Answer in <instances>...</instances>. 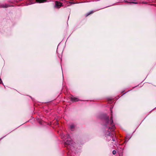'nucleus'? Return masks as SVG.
Listing matches in <instances>:
<instances>
[{"label": "nucleus", "instance_id": "nucleus-1", "mask_svg": "<svg viewBox=\"0 0 156 156\" xmlns=\"http://www.w3.org/2000/svg\"><path fill=\"white\" fill-rule=\"evenodd\" d=\"M110 111L111 112V116L110 119H109L108 116H107L105 115L104 117V120L105 122V126L108 128V130L106 134L107 137H110L109 139H108L109 141L111 140V137L112 138V140L113 141H115V138H113L114 136V130H115V125L113 123L112 110L111 108H110Z\"/></svg>", "mask_w": 156, "mask_h": 156}, {"label": "nucleus", "instance_id": "nucleus-2", "mask_svg": "<svg viewBox=\"0 0 156 156\" xmlns=\"http://www.w3.org/2000/svg\"><path fill=\"white\" fill-rule=\"evenodd\" d=\"M60 136L64 141V145L65 147H67L68 149L69 150V153L71 154L73 152V150L74 148L72 145V140L69 136L68 134L65 135L63 133H61Z\"/></svg>", "mask_w": 156, "mask_h": 156}, {"label": "nucleus", "instance_id": "nucleus-3", "mask_svg": "<svg viewBox=\"0 0 156 156\" xmlns=\"http://www.w3.org/2000/svg\"><path fill=\"white\" fill-rule=\"evenodd\" d=\"M62 5V4L60 2L56 1L55 2V7L57 8H60Z\"/></svg>", "mask_w": 156, "mask_h": 156}, {"label": "nucleus", "instance_id": "nucleus-4", "mask_svg": "<svg viewBox=\"0 0 156 156\" xmlns=\"http://www.w3.org/2000/svg\"><path fill=\"white\" fill-rule=\"evenodd\" d=\"M71 100L72 101L76 102L79 101L80 100L77 98L72 97L71 98Z\"/></svg>", "mask_w": 156, "mask_h": 156}, {"label": "nucleus", "instance_id": "nucleus-5", "mask_svg": "<svg viewBox=\"0 0 156 156\" xmlns=\"http://www.w3.org/2000/svg\"><path fill=\"white\" fill-rule=\"evenodd\" d=\"M9 6L7 4H2L0 5V7L1 8H7Z\"/></svg>", "mask_w": 156, "mask_h": 156}, {"label": "nucleus", "instance_id": "nucleus-6", "mask_svg": "<svg viewBox=\"0 0 156 156\" xmlns=\"http://www.w3.org/2000/svg\"><path fill=\"white\" fill-rule=\"evenodd\" d=\"M47 0H36V2L38 3H43L46 2Z\"/></svg>", "mask_w": 156, "mask_h": 156}, {"label": "nucleus", "instance_id": "nucleus-7", "mask_svg": "<svg viewBox=\"0 0 156 156\" xmlns=\"http://www.w3.org/2000/svg\"><path fill=\"white\" fill-rule=\"evenodd\" d=\"M74 127V126L73 124H72L70 126V129L72 131L73 130Z\"/></svg>", "mask_w": 156, "mask_h": 156}, {"label": "nucleus", "instance_id": "nucleus-8", "mask_svg": "<svg viewBox=\"0 0 156 156\" xmlns=\"http://www.w3.org/2000/svg\"><path fill=\"white\" fill-rule=\"evenodd\" d=\"M93 12H94V11H91L90 12H88L87 13V14L86 15V16H88L89 15H90V14H91L92 13H93Z\"/></svg>", "mask_w": 156, "mask_h": 156}, {"label": "nucleus", "instance_id": "nucleus-9", "mask_svg": "<svg viewBox=\"0 0 156 156\" xmlns=\"http://www.w3.org/2000/svg\"><path fill=\"white\" fill-rule=\"evenodd\" d=\"M116 153V151L113 150L112 151V154H113L114 155V154H115Z\"/></svg>", "mask_w": 156, "mask_h": 156}, {"label": "nucleus", "instance_id": "nucleus-10", "mask_svg": "<svg viewBox=\"0 0 156 156\" xmlns=\"http://www.w3.org/2000/svg\"><path fill=\"white\" fill-rule=\"evenodd\" d=\"M34 3L32 2H31L30 3V4H33Z\"/></svg>", "mask_w": 156, "mask_h": 156}]
</instances>
